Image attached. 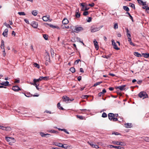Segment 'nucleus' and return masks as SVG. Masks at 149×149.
I'll use <instances>...</instances> for the list:
<instances>
[{"mask_svg":"<svg viewBox=\"0 0 149 149\" xmlns=\"http://www.w3.org/2000/svg\"><path fill=\"white\" fill-rule=\"evenodd\" d=\"M70 29H71L72 32L78 33L80 31H82L84 30V28L81 26L78 25H76L75 26H70Z\"/></svg>","mask_w":149,"mask_h":149,"instance_id":"f257e3e1","label":"nucleus"},{"mask_svg":"<svg viewBox=\"0 0 149 149\" xmlns=\"http://www.w3.org/2000/svg\"><path fill=\"white\" fill-rule=\"evenodd\" d=\"M102 28L96 25H93L91 26V31L92 32H94L99 30Z\"/></svg>","mask_w":149,"mask_h":149,"instance_id":"f03ea898","label":"nucleus"},{"mask_svg":"<svg viewBox=\"0 0 149 149\" xmlns=\"http://www.w3.org/2000/svg\"><path fill=\"white\" fill-rule=\"evenodd\" d=\"M5 139L8 142H9V144L10 145L11 143H14L15 142V139L12 137H6Z\"/></svg>","mask_w":149,"mask_h":149,"instance_id":"7ed1b4c3","label":"nucleus"},{"mask_svg":"<svg viewBox=\"0 0 149 149\" xmlns=\"http://www.w3.org/2000/svg\"><path fill=\"white\" fill-rule=\"evenodd\" d=\"M138 95L140 98L143 97V99L148 97L147 94L145 92L143 91L140 92Z\"/></svg>","mask_w":149,"mask_h":149,"instance_id":"20e7f679","label":"nucleus"},{"mask_svg":"<svg viewBox=\"0 0 149 149\" xmlns=\"http://www.w3.org/2000/svg\"><path fill=\"white\" fill-rule=\"evenodd\" d=\"M62 98L63 100V101L67 103L70 102L74 100L73 98L71 99H70L67 96L65 97L64 96Z\"/></svg>","mask_w":149,"mask_h":149,"instance_id":"39448f33","label":"nucleus"},{"mask_svg":"<svg viewBox=\"0 0 149 149\" xmlns=\"http://www.w3.org/2000/svg\"><path fill=\"white\" fill-rule=\"evenodd\" d=\"M112 44L113 46V48L116 50H118L120 49V48H118L117 45L116 44V42H114V41L113 40H112Z\"/></svg>","mask_w":149,"mask_h":149,"instance_id":"423d86ee","label":"nucleus"},{"mask_svg":"<svg viewBox=\"0 0 149 149\" xmlns=\"http://www.w3.org/2000/svg\"><path fill=\"white\" fill-rule=\"evenodd\" d=\"M40 135L42 137H45L47 138L51 136V134H45L44 132H40Z\"/></svg>","mask_w":149,"mask_h":149,"instance_id":"0eeeda50","label":"nucleus"},{"mask_svg":"<svg viewBox=\"0 0 149 149\" xmlns=\"http://www.w3.org/2000/svg\"><path fill=\"white\" fill-rule=\"evenodd\" d=\"M12 89L15 91L17 92L21 90V89L18 86L16 85L13 86L12 88Z\"/></svg>","mask_w":149,"mask_h":149,"instance_id":"6e6552de","label":"nucleus"},{"mask_svg":"<svg viewBox=\"0 0 149 149\" xmlns=\"http://www.w3.org/2000/svg\"><path fill=\"white\" fill-rule=\"evenodd\" d=\"M48 79V78L47 77H40L38 79H36L35 80H36L37 82H39L40 81H41L42 79H44V80H47Z\"/></svg>","mask_w":149,"mask_h":149,"instance_id":"1a4fd4ad","label":"nucleus"},{"mask_svg":"<svg viewBox=\"0 0 149 149\" xmlns=\"http://www.w3.org/2000/svg\"><path fill=\"white\" fill-rule=\"evenodd\" d=\"M112 143L113 144H114L117 145H120L121 146H124V144L122 142H120L119 141H113L112 142Z\"/></svg>","mask_w":149,"mask_h":149,"instance_id":"9d476101","label":"nucleus"},{"mask_svg":"<svg viewBox=\"0 0 149 149\" xmlns=\"http://www.w3.org/2000/svg\"><path fill=\"white\" fill-rule=\"evenodd\" d=\"M126 85H123L120 86H116L115 87V88L116 89H119L121 91H123V90L125 89L124 88L126 87Z\"/></svg>","mask_w":149,"mask_h":149,"instance_id":"9b49d317","label":"nucleus"},{"mask_svg":"<svg viewBox=\"0 0 149 149\" xmlns=\"http://www.w3.org/2000/svg\"><path fill=\"white\" fill-rule=\"evenodd\" d=\"M49 17L50 16L49 15L45 16H43L42 17V19L44 21L46 22L48 21H51V20H50V21H49Z\"/></svg>","mask_w":149,"mask_h":149,"instance_id":"f8f14e48","label":"nucleus"},{"mask_svg":"<svg viewBox=\"0 0 149 149\" xmlns=\"http://www.w3.org/2000/svg\"><path fill=\"white\" fill-rule=\"evenodd\" d=\"M109 147L110 148H117L118 149H123L124 148V147H121L120 146H115L111 145H109Z\"/></svg>","mask_w":149,"mask_h":149,"instance_id":"ddd939ff","label":"nucleus"},{"mask_svg":"<svg viewBox=\"0 0 149 149\" xmlns=\"http://www.w3.org/2000/svg\"><path fill=\"white\" fill-rule=\"evenodd\" d=\"M34 28H37L38 25L37 22H33L30 24Z\"/></svg>","mask_w":149,"mask_h":149,"instance_id":"4468645a","label":"nucleus"},{"mask_svg":"<svg viewBox=\"0 0 149 149\" xmlns=\"http://www.w3.org/2000/svg\"><path fill=\"white\" fill-rule=\"evenodd\" d=\"M93 43L96 49L98 50L99 47L97 41L95 39L93 41Z\"/></svg>","mask_w":149,"mask_h":149,"instance_id":"2eb2a0df","label":"nucleus"},{"mask_svg":"<svg viewBox=\"0 0 149 149\" xmlns=\"http://www.w3.org/2000/svg\"><path fill=\"white\" fill-rule=\"evenodd\" d=\"M8 32V30L7 29H5L4 31L2 33V35L4 37H7Z\"/></svg>","mask_w":149,"mask_h":149,"instance_id":"dca6fc26","label":"nucleus"},{"mask_svg":"<svg viewBox=\"0 0 149 149\" xmlns=\"http://www.w3.org/2000/svg\"><path fill=\"white\" fill-rule=\"evenodd\" d=\"M109 119L110 120H112L114 118V113H109L108 115Z\"/></svg>","mask_w":149,"mask_h":149,"instance_id":"f3484780","label":"nucleus"},{"mask_svg":"<svg viewBox=\"0 0 149 149\" xmlns=\"http://www.w3.org/2000/svg\"><path fill=\"white\" fill-rule=\"evenodd\" d=\"M125 127L127 128H131L132 127V125L131 123H127L125 124Z\"/></svg>","mask_w":149,"mask_h":149,"instance_id":"a211bd4d","label":"nucleus"},{"mask_svg":"<svg viewBox=\"0 0 149 149\" xmlns=\"http://www.w3.org/2000/svg\"><path fill=\"white\" fill-rule=\"evenodd\" d=\"M54 144L56 146L60 147L62 148V147H63V144L61 143L55 142L54 143Z\"/></svg>","mask_w":149,"mask_h":149,"instance_id":"6ab92c4d","label":"nucleus"},{"mask_svg":"<svg viewBox=\"0 0 149 149\" xmlns=\"http://www.w3.org/2000/svg\"><path fill=\"white\" fill-rule=\"evenodd\" d=\"M134 54L135 56L139 57H141L142 56V55L137 52H134Z\"/></svg>","mask_w":149,"mask_h":149,"instance_id":"aec40b11","label":"nucleus"},{"mask_svg":"<svg viewBox=\"0 0 149 149\" xmlns=\"http://www.w3.org/2000/svg\"><path fill=\"white\" fill-rule=\"evenodd\" d=\"M68 22V20L67 19L64 18L62 21V23L64 24H67Z\"/></svg>","mask_w":149,"mask_h":149,"instance_id":"412c9836","label":"nucleus"},{"mask_svg":"<svg viewBox=\"0 0 149 149\" xmlns=\"http://www.w3.org/2000/svg\"><path fill=\"white\" fill-rule=\"evenodd\" d=\"M9 82L8 81H6L4 82L1 83L0 84L2 85L7 86L9 85Z\"/></svg>","mask_w":149,"mask_h":149,"instance_id":"4be33fe9","label":"nucleus"},{"mask_svg":"<svg viewBox=\"0 0 149 149\" xmlns=\"http://www.w3.org/2000/svg\"><path fill=\"white\" fill-rule=\"evenodd\" d=\"M46 61L50 63V56H45Z\"/></svg>","mask_w":149,"mask_h":149,"instance_id":"5701e85b","label":"nucleus"},{"mask_svg":"<svg viewBox=\"0 0 149 149\" xmlns=\"http://www.w3.org/2000/svg\"><path fill=\"white\" fill-rule=\"evenodd\" d=\"M0 47L1 49L4 48V47H5L4 42L3 40H1V45Z\"/></svg>","mask_w":149,"mask_h":149,"instance_id":"b1692460","label":"nucleus"},{"mask_svg":"<svg viewBox=\"0 0 149 149\" xmlns=\"http://www.w3.org/2000/svg\"><path fill=\"white\" fill-rule=\"evenodd\" d=\"M57 107L58 109L60 110H64V109L61 106V105L59 102L57 104Z\"/></svg>","mask_w":149,"mask_h":149,"instance_id":"393cba45","label":"nucleus"},{"mask_svg":"<svg viewBox=\"0 0 149 149\" xmlns=\"http://www.w3.org/2000/svg\"><path fill=\"white\" fill-rule=\"evenodd\" d=\"M89 144L93 148H99L98 145H94L92 143H90Z\"/></svg>","mask_w":149,"mask_h":149,"instance_id":"a878e982","label":"nucleus"},{"mask_svg":"<svg viewBox=\"0 0 149 149\" xmlns=\"http://www.w3.org/2000/svg\"><path fill=\"white\" fill-rule=\"evenodd\" d=\"M36 79H34L33 80V83H31V82H30V84H31V85H33L34 86H35L36 85V84H38V83L37 82V81H36V80H35Z\"/></svg>","mask_w":149,"mask_h":149,"instance_id":"bb28decb","label":"nucleus"},{"mask_svg":"<svg viewBox=\"0 0 149 149\" xmlns=\"http://www.w3.org/2000/svg\"><path fill=\"white\" fill-rule=\"evenodd\" d=\"M142 55L145 58H149V54L148 53H142Z\"/></svg>","mask_w":149,"mask_h":149,"instance_id":"cd10ccee","label":"nucleus"},{"mask_svg":"<svg viewBox=\"0 0 149 149\" xmlns=\"http://www.w3.org/2000/svg\"><path fill=\"white\" fill-rule=\"evenodd\" d=\"M25 95L27 97H29L32 96V95H31L30 93L27 92L25 93H24Z\"/></svg>","mask_w":149,"mask_h":149,"instance_id":"c85d7f7f","label":"nucleus"},{"mask_svg":"<svg viewBox=\"0 0 149 149\" xmlns=\"http://www.w3.org/2000/svg\"><path fill=\"white\" fill-rule=\"evenodd\" d=\"M48 132H51L52 133H56L58 134V131L53 130H49L48 131Z\"/></svg>","mask_w":149,"mask_h":149,"instance_id":"c756f323","label":"nucleus"},{"mask_svg":"<svg viewBox=\"0 0 149 149\" xmlns=\"http://www.w3.org/2000/svg\"><path fill=\"white\" fill-rule=\"evenodd\" d=\"M111 55V54H109V55H108L107 56L106 55H103V56H102V57L104 58H106L107 59H108L109 58H110V57Z\"/></svg>","mask_w":149,"mask_h":149,"instance_id":"7c9ffc66","label":"nucleus"},{"mask_svg":"<svg viewBox=\"0 0 149 149\" xmlns=\"http://www.w3.org/2000/svg\"><path fill=\"white\" fill-rule=\"evenodd\" d=\"M123 9L125 10L127 12V11H129L130 10L129 8L127 6H124L123 7Z\"/></svg>","mask_w":149,"mask_h":149,"instance_id":"2f4dec72","label":"nucleus"},{"mask_svg":"<svg viewBox=\"0 0 149 149\" xmlns=\"http://www.w3.org/2000/svg\"><path fill=\"white\" fill-rule=\"evenodd\" d=\"M45 24L46 26L47 25H49L50 27H52V28H56V26L53 25H52V24H49L48 23H45Z\"/></svg>","mask_w":149,"mask_h":149,"instance_id":"473e14b6","label":"nucleus"},{"mask_svg":"<svg viewBox=\"0 0 149 149\" xmlns=\"http://www.w3.org/2000/svg\"><path fill=\"white\" fill-rule=\"evenodd\" d=\"M80 13L78 12H76L75 16L76 18H79L80 17Z\"/></svg>","mask_w":149,"mask_h":149,"instance_id":"72a5a7b5","label":"nucleus"},{"mask_svg":"<svg viewBox=\"0 0 149 149\" xmlns=\"http://www.w3.org/2000/svg\"><path fill=\"white\" fill-rule=\"evenodd\" d=\"M126 14H128V15L130 19H131V20H132V22H134V20H133V18L132 17L130 14V13H129V12H126Z\"/></svg>","mask_w":149,"mask_h":149,"instance_id":"f704fd0d","label":"nucleus"},{"mask_svg":"<svg viewBox=\"0 0 149 149\" xmlns=\"http://www.w3.org/2000/svg\"><path fill=\"white\" fill-rule=\"evenodd\" d=\"M50 52L51 53L52 56L53 57L54 55V52L53 49L52 48H51Z\"/></svg>","mask_w":149,"mask_h":149,"instance_id":"c9c22d12","label":"nucleus"},{"mask_svg":"<svg viewBox=\"0 0 149 149\" xmlns=\"http://www.w3.org/2000/svg\"><path fill=\"white\" fill-rule=\"evenodd\" d=\"M43 37L46 40H47L48 39V35L46 34H43Z\"/></svg>","mask_w":149,"mask_h":149,"instance_id":"e433bc0d","label":"nucleus"},{"mask_svg":"<svg viewBox=\"0 0 149 149\" xmlns=\"http://www.w3.org/2000/svg\"><path fill=\"white\" fill-rule=\"evenodd\" d=\"M102 83V81L96 82L94 84L93 86L94 87L96 86H97L100 85V84Z\"/></svg>","mask_w":149,"mask_h":149,"instance_id":"4c0bfd02","label":"nucleus"},{"mask_svg":"<svg viewBox=\"0 0 149 149\" xmlns=\"http://www.w3.org/2000/svg\"><path fill=\"white\" fill-rule=\"evenodd\" d=\"M138 3L140 4L142 3V5H146V2H143L142 0H139V3Z\"/></svg>","mask_w":149,"mask_h":149,"instance_id":"58836bf2","label":"nucleus"},{"mask_svg":"<svg viewBox=\"0 0 149 149\" xmlns=\"http://www.w3.org/2000/svg\"><path fill=\"white\" fill-rule=\"evenodd\" d=\"M32 14L34 16H36L37 14V13L36 10H33L32 12Z\"/></svg>","mask_w":149,"mask_h":149,"instance_id":"ea45409f","label":"nucleus"},{"mask_svg":"<svg viewBox=\"0 0 149 149\" xmlns=\"http://www.w3.org/2000/svg\"><path fill=\"white\" fill-rule=\"evenodd\" d=\"M70 71L72 73H74L75 72V70L74 67H71L70 69Z\"/></svg>","mask_w":149,"mask_h":149,"instance_id":"a19ab883","label":"nucleus"},{"mask_svg":"<svg viewBox=\"0 0 149 149\" xmlns=\"http://www.w3.org/2000/svg\"><path fill=\"white\" fill-rule=\"evenodd\" d=\"M3 24L5 26H6L7 27L12 29V27H11V26L9 24L6 23H4Z\"/></svg>","mask_w":149,"mask_h":149,"instance_id":"79ce46f5","label":"nucleus"},{"mask_svg":"<svg viewBox=\"0 0 149 149\" xmlns=\"http://www.w3.org/2000/svg\"><path fill=\"white\" fill-rule=\"evenodd\" d=\"M129 4H130V6L132 8H134V9H135V5L133 3H130Z\"/></svg>","mask_w":149,"mask_h":149,"instance_id":"37998d69","label":"nucleus"},{"mask_svg":"<svg viewBox=\"0 0 149 149\" xmlns=\"http://www.w3.org/2000/svg\"><path fill=\"white\" fill-rule=\"evenodd\" d=\"M18 14L20 15H26L25 13L24 12H18Z\"/></svg>","mask_w":149,"mask_h":149,"instance_id":"c03bdc74","label":"nucleus"},{"mask_svg":"<svg viewBox=\"0 0 149 149\" xmlns=\"http://www.w3.org/2000/svg\"><path fill=\"white\" fill-rule=\"evenodd\" d=\"M89 97L88 95H82L81 96V98L82 99L87 98Z\"/></svg>","mask_w":149,"mask_h":149,"instance_id":"a18cd8bd","label":"nucleus"},{"mask_svg":"<svg viewBox=\"0 0 149 149\" xmlns=\"http://www.w3.org/2000/svg\"><path fill=\"white\" fill-rule=\"evenodd\" d=\"M34 65L35 67L37 68H40V65L37 63H34Z\"/></svg>","mask_w":149,"mask_h":149,"instance_id":"49530a36","label":"nucleus"},{"mask_svg":"<svg viewBox=\"0 0 149 149\" xmlns=\"http://www.w3.org/2000/svg\"><path fill=\"white\" fill-rule=\"evenodd\" d=\"M6 131L8 132L10 131L11 130V128L10 127H6Z\"/></svg>","mask_w":149,"mask_h":149,"instance_id":"de8ad7c7","label":"nucleus"},{"mask_svg":"<svg viewBox=\"0 0 149 149\" xmlns=\"http://www.w3.org/2000/svg\"><path fill=\"white\" fill-rule=\"evenodd\" d=\"M118 24L117 23H116L114 24V28L115 29H116L118 28Z\"/></svg>","mask_w":149,"mask_h":149,"instance_id":"09e8293b","label":"nucleus"},{"mask_svg":"<svg viewBox=\"0 0 149 149\" xmlns=\"http://www.w3.org/2000/svg\"><path fill=\"white\" fill-rule=\"evenodd\" d=\"M88 14H89V13H88V12L87 11H85L83 13V15L85 16H86L88 15Z\"/></svg>","mask_w":149,"mask_h":149,"instance_id":"8fccbe9b","label":"nucleus"},{"mask_svg":"<svg viewBox=\"0 0 149 149\" xmlns=\"http://www.w3.org/2000/svg\"><path fill=\"white\" fill-rule=\"evenodd\" d=\"M102 116L103 118H106L107 117V115L106 113L103 112L102 114Z\"/></svg>","mask_w":149,"mask_h":149,"instance_id":"3c124183","label":"nucleus"},{"mask_svg":"<svg viewBox=\"0 0 149 149\" xmlns=\"http://www.w3.org/2000/svg\"><path fill=\"white\" fill-rule=\"evenodd\" d=\"M80 61H81L79 59L75 61L74 64V65H77L79 63V62Z\"/></svg>","mask_w":149,"mask_h":149,"instance_id":"603ef678","label":"nucleus"},{"mask_svg":"<svg viewBox=\"0 0 149 149\" xmlns=\"http://www.w3.org/2000/svg\"><path fill=\"white\" fill-rule=\"evenodd\" d=\"M77 118H79L81 120L84 119V117L82 116L77 115Z\"/></svg>","mask_w":149,"mask_h":149,"instance_id":"864d4df0","label":"nucleus"},{"mask_svg":"<svg viewBox=\"0 0 149 149\" xmlns=\"http://www.w3.org/2000/svg\"><path fill=\"white\" fill-rule=\"evenodd\" d=\"M144 139L145 141L147 142H149V138L148 137H145Z\"/></svg>","mask_w":149,"mask_h":149,"instance_id":"5fc2aeb1","label":"nucleus"},{"mask_svg":"<svg viewBox=\"0 0 149 149\" xmlns=\"http://www.w3.org/2000/svg\"><path fill=\"white\" fill-rule=\"evenodd\" d=\"M68 146H67V145L66 144H63V147L62 148L67 149L68 148Z\"/></svg>","mask_w":149,"mask_h":149,"instance_id":"6e6d98bb","label":"nucleus"},{"mask_svg":"<svg viewBox=\"0 0 149 149\" xmlns=\"http://www.w3.org/2000/svg\"><path fill=\"white\" fill-rule=\"evenodd\" d=\"M84 7L85 8V9H82V10L86 11L89 10V8L87 6H85Z\"/></svg>","mask_w":149,"mask_h":149,"instance_id":"4d7b16f0","label":"nucleus"},{"mask_svg":"<svg viewBox=\"0 0 149 149\" xmlns=\"http://www.w3.org/2000/svg\"><path fill=\"white\" fill-rule=\"evenodd\" d=\"M92 19V18L91 17H89L88 19L87 20V22H91Z\"/></svg>","mask_w":149,"mask_h":149,"instance_id":"13d9d810","label":"nucleus"},{"mask_svg":"<svg viewBox=\"0 0 149 149\" xmlns=\"http://www.w3.org/2000/svg\"><path fill=\"white\" fill-rule=\"evenodd\" d=\"M112 134H114L115 135H121L120 133H118V132H113L112 133Z\"/></svg>","mask_w":149,"mask_h":149,"instance_id":"bf43d9fd","label":"nucleus"},{"mask_svg":"<svg viewBox=\"0 0 149 149\" xmlns=\"http://www.w3.org/2000/svg\"><path fill=\"white\" fill-rule=\"evenodd\" d=\"M126 34L127 37L128 39L129 38H131V35L130 33H127Z\"/></svg>","mask_w":149,"mask_h":149,"instance_id":"052dcab7","label":"nucleus"},{"mask_svg":"<svg viewBox=\"0 0 149 149\" xmlns=\"http://www.w3.org/2000/svg\"><path fill=\"white\" fill-rule=\"evenodd\" d=\"M113 121L115 122L118 120V119L114 117L112 120Z\"/></svg>","mask_w":149,"mask_h":149,"instance_id":"680f3d73","label":"nucleus"},{"mask_svg":"<svg viewBox=\"0 0 149 149\" xmlns=\"http://www.w3.org/2000/svg\"><path fill=\"white\" fill-rule=\"evenodd\" d=\"M63 131H64L65 133H66L67 134H69V133L66 130V129H63Z\"/></svg>","mask_w":149,"mask_h":149,"instance_id":"e2e57ef3","label":"nucleus"},{"mask_svg":"<svg viewBox=\"0 0 149 149\" xmlns=\"http://www.w3.org/2000/svg\"><path fill=\"white\" fill-rule=\"evenodd\" d=\"M142 81L141 80H139L138 81H137V83L139 84L140 85L141 84V83L142 82Z\"/></svg>","mask_w":149,"mask_h":149,"instance_id":"0e129e2a","label":"nucleus"},{"mask_svg":"<svg viewBox=\"0 0 149 149\" xmlns=\"http://www.w3.org/2000/svg\"><path fill=\"white\" fill-rule=\"evenodd\" d=\"M95 5V4L94 3H91V4H88V6H90L91 7H93Z\"/></svg>","mask_w":149,"mask_h":149,"instance_id":"69168bd1","label":"nucleus"},{"mask_svg":"<svg viewBox=\"0 0 149 149\" xmlns=\"http://www.w3.org/2000/svg\"><path fill=\"white\" fill-rule=\"evenodd\" d=\"M81 79V76H79L77 78L78 80L79 81H80Z\"/></svg>","mask_w":149,"mask_h":149,"instance_id":"338daca9","label":"nucleus"},{"mask_svg":"<svg viewBox=\"0 0 149 149\" xmlns=\"http://www.w3.org/2000/svg\"><path fill=\"white\" fill-rule=\"evenodd\" d=\"M24 21L26 23L28 24H29V21L27 19H24Z\"/></svg>","mask_w":149,"mask_h":149,"instance_id":"774afa93","label":"nucleus"}]
</instances>
